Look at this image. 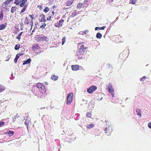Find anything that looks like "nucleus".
Returning a JSON list of instances; mask_svg holds the SVG:
<instances>
[{
    "instance_id": "f257e3e1",
    "label": "nucleus",
    "mask_w": 151,
    "mask_h": 151,
    "mask_svg": "<svg viewBox=\"0 0 151 151\" xmlns=\"http://www.w3.org/2000/svg\"><path fill=\"white\" fill-rule=\"evenodd\" d=\"M84 47L83 45L81 44H79L78 46V49L77 52V55L78 56L79 58L81 59L82 58V56L81 57V55H83L84 54V52L86 51V49Z\"/></svg>"
},
{
    "instance_id": "f03ea898",
    "label": "nucleus",
    "mask_w": 151,
    "mask_h": 151,
    "mask_svg": "<svg viewBox=\"0 0 151 151\" xmlns=\"http://www.w3.org/2000/svg\"><path fill=\"white\" fill-rule=\"evenodd\" d=\"M73 93H70L68 94L67 98V104L69 105L71 104L73 99Z\"/></svg>"
},
{
    "instance_id": "7ed1b4c3",
    "label": "nucleus",
    "mask_w": 151,
    "mask_h": 151,
    "mask_svg": "<svg viewBox=\"0 0 151 151\" xmlns=\"http://www.w3.org/2000/svg\"><path fill=\"white\" fill-rule=\"evenodd\" d=\"M97 88V87L95 86H92L87 89V91L89 93H92L95 91Z\"/></svg>"
},
{
    "instance_id": "20e7f679",
    "label": "nucleus",
    "mask_w": 151,
    "mask_h": 151,
    "mask_svg": "<svg viewBox=\"0 0 151 151\" xmlns=\"http://www.w3.org/2000/svg\"><path fill=\"white\" fill-rule=\"evenodd\" d=\"M39 89L40 92L42 93H45L46 91V89L44 86H36Z\"/></svg>"
},
{
    "instance_id": "39448f33",
    "label": "nucleus",
    "mask_w": 151,
    "mask_h": 151,
    "mask_svg": "<svg viewBox=\"0 0 151 151\" xmlns=\"http://www.w3.org/2000/svg\"><path fill=\"white\" fill-rule=\"evenodd\" d=\"M107 89L109 93L110 94H111L112 96L113 97H114V90L112 87V86H108L107 88Z\"/></svg>"
},
{
    "instance_id": "423d86ee",
    "label": "nucleus",
    "mask_w": 151,
    "mask_h": 151,
    "mask_svg": "<svg viewBox=\"0 0 151 151\" xmlns=\"http://www.w3.org/2000/svg\"><path fill=\"white\" fill-rule=\"evenodd\" d=\"M104 131L105 133H108V135H110L113 131L112 127H106Z\"/></svg>"
},
{
    "instance_id": "0eeeda50",
    "label": "nucleus",
    "mask_w": 151,
    "mask_h": 151,
    "mask_svg": "<svg viewBox=\"0 0 151 151\" xmlns=\"http://www.w3.org/2000/svg\"><path fill=\"white\" fill-rule=\"evenodd\" d=\"M14 134V132L13 131H8L6 132H5V134H8L9 137H11L13 136Z\"/></svg>"
},
{
    "instance_id": "6e6552de",
    "label": "nucleus",
    "mask_w": 151,
    "mask_h": 151,
    "mask_svg": "<svg viewBox=\"0 0 151 151\" xmlns=\"http://www.w3.org/2000/svg\"><path fill=\"white\" fill-rule=\"evenodd\" d=\"M72 70H77L79 69V66L78 65H72L71 66Z\"/></svg>"
},
{
    "instance_id": "1a4fd4ad",
    "label": "nucleus",
    "mask_w": 151,
    "mask_h": 151,
    "mask_svg": "<svg viewBox=\"0 0 151 151\" xmlns=\"http://www.w3.org/2000/svg\"><path fill=\"white\" fill-rule=\"evenodd\" d=\"M64 22V20H63V19H61L59 21L58 25V26L55 25V26H56L57 27H61L62 26L63 24V23Z\"/></svg>"
},
{
    "instance_id": "9d476101",
    "label": "nucleus",
    "mask_w": 151,
    "mask_h": 151,
    "mask_svg": "<svg viewBox=\"0 0 151 151\" xmlns=\"http://www.w3.org/2000/svg\"><path fill=\"white\" fill-rule=\"evenodd\" d=\"M41 17V19L40 21V22H45L46 20L45 19V17L44 15L43 14H41V15L40 16Z\"/></svg>"
},
{
    "instance_id": "9b49d317",
    "label": "nucleus",
    "mask_w": 151,
    "mask_h": 151,
    "mask_svg": "<svg viewBox=\"0 0 151 151\" xmlns=\"http://www.w3.org/2000/svg\"><path fill=\"white\" fill-rule=\"evenodd\" d=\"M20 117L19 115L17 114L15 116H14L12 118V122H14L15 121H16V119L17 118H19Z\"/></svg>"
},
{
    "instance_id": "f8f14e48",
    "label": "nucleus",
    "mask_w": 151,
    "mask_h": 151,
    "mask_svg": "<svg viewBox=\"0 0 151 151\" xmlns=\"http://www.w3.org/2000/svg\"><path fill=\"white\" fill-rule=\"evenodd\" d=\"M6 24H2L0 25V30L4 29L6 26Z\"/></svg>"
},
{
    "instance_id": "ddd939ff",
    "label": "nucleus",
    "mask_w": 151,
    "mask_h": 151,
    "mask_svg": "<svg viewBox=\"0 0 151 151\" xmlns=\"http://www.w3.org/2000/svg\"><path fill=\"white\" fill-rule=\"evenodd\" d=\"M31 61V59L30 58L28 59L27 60H25L24 62L23 63V65H24L25 64H28L30 63Z\"/></svg>"
},
{
    "instance_id": "4468645a",
    "label": "nucleus",
    "mask_w": 151,
    "mask_h": 151,
    "mask_svg": "<svg viewBox=\"0 0 151 151\" xmlns=\"http://www.w3.org/2000/svg\"><path fill=\"white\" fill-rule=\"evenodd\" d=\"M73 1L72 0H69L67 2L66 4L68 6H70L73 3Z\"/></svg>"
},
{
    "instance_id": "2eb2a0df",
    "label": "nucleus",
    "mask_w": 151,
    "mask_h": 151,
    "mask_svg": "<svg viewBox=\"0 0 151 151\" xmlns=\"http://www.w3.org/2000/svg\"><path fill=\"white\" fill-rule=\"evenodd\" d=\"M136 111L137 112V114L140 117L141 116V110L139 109H137Z\"/></svg>"
},
{
    "instance_id": "dca6fc26",
    "label": "nucleus",
    "mask_w": 151,
    "mask_h": 151,
    "mask_svg": "<svg viewBox=\"0 0 151 151\" xmlns=\"http://www.w3.org/2000/svg\"><path fill=\"white\" fill-rule=\"evenodd\" d=\"M51 78L53 80L56 81L58 79V77L57 76L54 75L51 77Z\"/></svg>"
},
{
    "instance_id": "f3484780",
    "label": "nucleus",
    "mask_w": 151,
    "mask_h": 151,
    "mask_svg": "<svg viewBox=\"0 0 151 151\" xmlns=\"http://www.w3.org/2000/svg\"><path fill=\"white\" fill-rule=\"evenodd\" d=\"M102 35L101 33L99 32H98L97 33L96 37L98 39H100Z\"/></svg>"
},
{
    "instance_id": "a211bd4d",
    "label": "nucleus",
    "mask_w": 151,
    "mask_h": 151,
    "mask_svg": "<svg viewBox=\"0 0 151 151\" xmlns=\"http://www.w3.org/2000/svg\"><path fill=\"white\" fill-rule=\"evenodd\" d=\"M47 39V37L45 36H43L42 37H41L40 38V40L41 41H46Z\"/></svg>"
},
{
    "instance_id": "6ab92c4d",
    "label": "nucleus",
    "mask_w": 151,
    "mask_h": 151,
    "mask_svg": "<svg viewBox=\"0 0 151 151\" xmlns=\"http://www.w3.org/2000/svg\"><path fill=\"white\" fill-rule=\"evenodd\" d=\"M94 127V125L92 124H91L89 125H88L87 127V128L88 129H90L93 128Z\"/></svg>"
},
{
    "instance_id": "aec40b11",
    "label": "nucleus",
    "mask_w": 151,
    "mask_h": 151,
    "mask_svg": "<svg viewBox=\"0 0 151 151\" xmlns=\"http://www.w3.org/2000/svg\"><path fill=\"white\" fill-rule=\"evenodd\" d=\"M20 47V45L17 44L14 47V49L15 50H18Z\"/></svg>"
},
{
    "instance_id": "412c9836",
    "label": "nucleus",
    "mask_w": 151,
    "mask_h": 151,
    "mask_svg": "<svg viewBox=\"0 0 151 151\" xmlns=\"http://www.w3.org/2000/svg\"><path fill=\"white\" fill-rule=\"evenodd\" d=\"M92 115V112H88L86 114V116L87 117L91 118V117Z\"/></svg>"
},
{
    "instance_id": "4be33fe9",
    "label": "nucleus",
    "mask_w": 151,
    "mask_h": 151,
    "mask_svg": "<svg viewBox=\"0 0 151 151\" xmlns=\"http://www.w3.org/2000/svg\"><path fill=\"white\" fill-rule=\"evenodd\" d=\"M16 9L15 6H12L11 9V11L12 13H13L16 10Z\"/></svg>"
},
{
    "instance_id": "5701e85b",
    "label": "nucleus",
    "mask_w": 151,
    "mask_h": 151,
    "mask_svg": "<svg viewBox=\"0 0 151 151\" xmlns=\"http://www.w3.org/2000/svg\"><path fill=\"white\" fill-rule=\"evenodd\" d=\"M3 17V11H0V19L2 20Z\"/></svg>"
},
{
    "instance_id": "b1692460",
    "label": "nucleus",
    "mask_w": 151,
    "mask_h": 151,
    "mask_svg": "<svg viewBox=\"0 0 151 151\" xmlns=\"http://www.w3.org/2000/svg\"><path fill=\"white\" fill-rule=\"evenodd\" d=\"M29 121L27 120V119H26L25 122H24V124L25 125L27 126V128L28 129V126L29 124Z\"/></svg>"
},
{
    "instance_id": "393cba45",
    "label": "nucleus",
    "mask_w": 151,
    "mask_h": 151,
    "mask_svg": "<svg viewBox=\"0 0 151 151\" xmlns=\"http://www.w3.org/2000/svg\"><path fill=\"white\" fill-rule=\"evenodd\" d=\"M27 5L25 6H24V7L23 8V9L22 10L20 13V14H21V13L24 12L25 11V10H26V9L27 8Z\"/></svg>"
},
{
    "instance_id": "a878e982",
    "label": "nucleus",
    "mask_w": 151,
    "mask_h": 151,
    "mask_svg": "<svg viewBox=\"0 0 151 151\" xmlns=\"http://www.w3.org/2000/svg\"><path fill=\"white\" fill-rule=\"evenodd\" d=\"M22 33L23 32H20V33L19 35L18 36L16 37V38L18 39L19 40H20L21 39L20 37L22 35Z\"/></svg>"
},
{
    "instance_id": "bb28decb",
    "label": "nucleus",
    "mask_w": 151,
    "mask_h": 151,
    "mask_svg": "<svg viewBox=\"0 0 151 151\" xmlns=\"http://www.w3.org/2000/svg\"><path fill=\"white\" fill-rule=\"evenodd\" d=\"M137 0H130L129 1V3L133 4H135Z\"/></svg>"
},
{
    "instance_id": "cd10ccee",
    "label": "nucleus",
    "mask_w": 151,
    "mask_h": 151,
    "mask_svg": "<svg viewBox=\"0 0 151 151\" xmlns=\"http://www.w3.org/2000/svg\"><path fill=\"white\" fill-rule=\"evenodd\" d=\"M82 6V4L81 3H78L77 5V7L78 8H81Z\"/></svg>"
},
{
    "instance_id": "c85d7f7f",
    "label": "nucleus",
    "mask_w": 151,
    "mask_h": 151,
    "mask_svg": "<svg viewBox=\"0 0 151 151\" xmlns=\"http://www.w3.org/2000/svg\"><path fill=\"white\" fill-rule=\"evenodd\" d=\"M66 40V37H63L62 39V45H63L65 43Z\"/></svg>"
},
{
    "instance_id": "c756f323",
    "label": "nucleus",
    "mask_w": 151,
    "mask_h": 151,
    "mask_svg": "<svg viewBox=\"0 0 151 151\" xmlns=\"http://www.w3.org/2000/svg\"><path fill=\"white\" fill-rule=\"evenodd\" d=\"M4 89V88L2 86H0V93L3 91Z\"/></svg>"
},
{
    "instance_id": "7c9ffc66",
    "label": "nucleus",
    "mask_w": 151,
    "mask_h": 151,
    "mask_svg": "<svg viewBox=\"0 0 151 151\" xmlns=\"http://www.w3.org/2000/svg\"><path fill=\"white\" fill-rule=\"evenodd\" d=\"M43 11L45 12H47L49 11V8L48 7H46L43 9Z\"/></svg>"
},
{
    "instance_id": "2f4dec72",
    "label": "nucleus",
    "mask_w": 151,
    "mask_h": 151,
    "mask_svg": "<svg viewBox=\"0 0 151 151\" xmlns=\"http://www.w3.org/2000/svg\"><path fill=\"white\" fill-rule=\"evenodd\" d=\"M11 2L10 0H7L5 2H4V4H5L7 5L9 4Z\"/></svg>"
},
{
    "instance_id": "473e14b6",
    "label": "nucleus",
    "mask_w": 151,
    "mask_h": 151,
    "mask_svg": "<svg viewBox=\"0 0 151 151\" xmlns=\"http://www.w3.org/2000/svg\"><path fill=\"white\" fill-rule=\"evenodd\" d=\"M20 0H15V2H14V3L16 4L17 5H19V1Z\"/></svg>"
},
{
    "instance_id": "72a5a7b5",
    "label": "nucleus",
    "mask_w": 151,
    "mask_h": 151,
    "mask_svg": "<svg viewBox=\"0 0 151 151\" xmlns=\"http://www.w3.org/2000/svg\"><path fill=\"white\" fill-rule=\"evenodd\" d=\"M28 22V21L27 17H26L25 18V20L24 21V23H27V24H28L29 23Z\"/></svg>"
},
{
    "instance_id": "f704fd0d",
    "label": "nucleus",
    "mask_w": 151,
    "mask_h": 151,
    "mask_svg": "<svg viewBox=\"0 0 151 151\" xmlns=\"http://www.w3.org/2000/svg\"><path fill=\"white\" fill-rule=\"evenodd\" d=\"M36 48L37 49H38L39 47L38 44L36 45H35L33 46H32V48Z\"/></svg>"
},
{
    "instance_id": "c9c22d12",
    "label": "nucleus",
    "mask_w": 151,
    "mask_h": 151,
    "mask_svg": "<svg viewBox=\"0 0 151 151\" xmlns=\"http://www.w3.org/2000/svg\"><path fill=\"white\" fill-rule=\"evenodd\" d=\"M46 26V24L45 23H44L40 27V28L43 29L45 28Z\"/></svg>"
},
{
    "instance_id": "e433bc0d",
    "label": "nucleus",
    "mask_w": 151,
    "mask_h": 151,
    "mask_svg": "<svg viewBox=\"0 0 151 151\" xmlns=\"http://www.w3.org/2000/svg\"><path fill=\"white\" fill-rule=\"evenodd\" d=\"M19 6L21 7H24V6H25V3H21V4H20Z\"/></svg>"
},
{
    "instance_id": "4c0bfd02",
    "label": "nucleus",
    "mask_w": 151,
    "mask_h": 151,
    "mask_svg": "<svg viewBox=\"0 0 151 151\" xmlns=\"http://www.w3.org/2000/svg\"><path fill=\"white\" fill-rule=\"evenodd\" d=\"M27 1V0H21L20 3H26Z\"/></svg>"
},
{
    "instance_id": "58836bf2",
    "label": "nucleus",
    "mask_w": 151,
    "mask_h": 151,
    "mask_svg": "<svg viewBox=\"0 0 151 151\" xmlns=\"http://www.w3.org/2000/svg\"><path fill=\"white\" fill-rule=\"evenodd\" d=\"M5 124V122H2V121H1L0 122V127H1V126L4 125Z\"/></svg>"
},
{
    "instance_id": "ea45409f",
    "label": "nucleus",
    "mask_w": 151,
    "mask_h": 151,
    "mask_svg": "<svg viewBox=\"0 0 151 151\" xmlns=\"http://www.w3.org/2000/svg\"><path fill=\"white\" fill-rule=\"evenodd\" d=\"M51 17L50 16H49L47 18V20H51Z\"/></svg>"
},
{
    "instance_id": "a19ab883",
    "label": "nucleus",
    "mask_w": 151,
    "mask_h": 151,
    "mask_svg": "<svg viewBox=\"0 0 151 151\" xmlns=\"http://www.w3.org/2000/svg\"><path fill=\"white\" fill-rule=\"evenodd\" d=\"M145 78L146 77L145 76H144L143 77L140 79V81H143Z\"/></svg>"
},
{
    "instance_id": "79ce46f5",
    "label": "nucleus",
    "mask_w": 151,
    "mask_h": 151,
    "mask_svg": "<svg viewBox=\"0 0 151 151\" xmlns=\"http://www.w3.org/2000/svg\"><path fill=\"white\" fill-rule=\"evenodd\" d=\"M18 59L15 58L14 60V62L16 63L17 62V60H18Z\"/></svg>"
},
{
    "instance_id": "37998d69",
    "label": "nucleus",
    "mask_w": 151,
    "mask_h": 151,
    "mask_svg": "<svg viewBox=\"0 0 151 151\" xmlns=\"http://www.w3.org/2000/svg\"><path fill=\"white\" fill-rule=\"evenodd\" d=\"M106 27L105 26H103L102 27H100V30H104Z\"/></svg>"
},
{
    "instance_id": "c03bdc74",
    "label": "nucleus",
    "mask_w": 151,
    "mask_h": 151,
    "mask_svg": "<svg viewBox=\"0 0 151 151\" xmlns=\"http://www.w3.org/2000/svg\"><path fill=\"white\" fill-rule=\"evenodd\" d=\"M19 57H20V55H19V54H17V55H16L15 58H16L18 59V58H19Z\"/></svg>"
},
{
    "instance_id": "a18cd8bd",
    "label": "nucleus",
    "mask_w": 151,
    "mask_h": 151,
    "mask_svg": "<svg viewBox=\"0 0 151 151\" xmlns=\"http://www.w3.org/2000/svg\"><path fill=\"white\" fill-rule=\"evenodd\" d=\"M95 30H97L98 29L100 30V27H95Z\"/></svg>"
},
{
    "instance_id": "49530a36",
    "label": "nucleus",
    "mask_w": 151,
    "mask_h": 151,
    "mask_svg": "<svg viewBox=\"0 0 151 151\" xmlns=\"http://www.w3.org/2000/svg\"><path fill=\"white\" fill-rule=\"evenodd\" d=\"M72 15L73 16H74L76 15V13L75 12H73L72 13Z\"/></svg>"
},
{
    "instance_id": "de8ad7c7",
    "label": "nucleus",
    "mask_w": 151,
    "mask_h": 151,
    "mask_svg": "<svg viewBox=\"0 0 151 151\" xmlns=\"http://www.w3.org/2000/svg\"><path fill=\"white\" fill-rule=\"evenodd\" d=\"M148 126L149 128L151 129V122L148 124Z\"/></svg>"
},
{
    "instance_id": "09e8293b",
    "label": "nucleus",
    "mask_w": 151,
    "mask_h": 151,
    "mask_svg": "<svg viewBox=\"0 0 151 151\" xmlns=\"http://www.w3.org/2000/svg\"><path fill=\"white\" fill-rule=\"evenodd\" d=\"M88 32V30L85 31L84 32V33H83V34L85 35L87 33V32Z\"/></svg>"
},
{
    "instance_id": "8fccbe9b",
    "label": "nucleus",
    "mask_w": 151,
    "mask_h": 151,
    "mask_svg": "<svg viewBox=\"0 0 151 151\" xmlns=\"http://www.w3.org/2000/svg\"><path fill=\"white\" fill-rule=\"evenodd\" d=\"M29 16L30 17V18H31V19L32 20L34 19V18L33 17L32 15H29Z\"/></svg>"
},
{
    "instance_id": "3c124183",
    "label": "nucleus",
    "mask_w": 151,
    "mask_h": 151,
    "mask_svg": "<svg viewBox=\"0 0 151 151\" xmlns=\"http://www.w3.org/2000/svg\"><path fill=\"white\" fill-rule=\"evenodd\" d=\"M125 52H123V53H122H122H121L120 54V55H119V56H121V55H122V54H123V53H124Z\"/></svg>"
},
{
    "instance_id": "603ef678",
    "label": "nucleus",
    "mask_w": 151,
    "mask_h": 151,
    "mask_svg": "<svg viewBox=\"0 0 151 151\" xmlns=\"http://www.w3.org/2000/svg\"><path fill=\"white\" fill-rule=\"evenodd\" d=\"M54 12H53V11L52 12V15H54Z\"/></svg>"
},
{
    "instance_id": "864d4df0",
    "label": "nucleus",
    "mask_w": 151,
    "mask_h": 151,
    "mask_svg": "<svg viewBox=\"0 0 151 151\" xmlns=\"http://www.w3.org/2000/svg\"><path fill=\"white\" fill-rule=\"evenodd\" d=\"M45 84L46 85H47L48 84V82H46L45 83Z\"/></svg>"
},
{
    "instance_id": "5fc2aeb1",
    "label": "nucleus",
    "mask_w": 151,
    "mask_h": 151,
    "mask_svg": "<svg viewBox=\"0 0 151 151\" xmlns=\"http://www.w3.org/2000/svg\"><path fill=\"white\" fill-rule=\"evenodd\" d=\"M103 97H102L100 99H99V98H98V99L99 100H101L102 99Z\"/></svg>"
},
{
    "instance_id": "6e6d98bb",
    "label": "nucleus",
    "mask_w": 151,
    "mask_h": 151,
    "mask_svg": "<svg viewBox=\"0 0 151 151\" xmlns=\"http://www.w3.org/2000/svg\"><path fill=\"white\" fill-rule=\"evenodd\" d=\"M19 55H20V56L23 55L22 54H20V53H19Z\"/></svg>"
},
{
    "instance_id": "4d7b16f0",
    "label": "nucleus",
    "mask_w": 151,
    "mask_h": 151,
    "mask_svg": "<svg viewBox=\"0 0 151 151\" xmlns=\"http://www.w3.org/2000/svg\"><path fill=\"white\" fill-rule=\"evenodd\" d=\"M53 1V0H50V2H52Z\"/></svg>"
},
{
    "instance_id": "13d9d810",
    "label": "nucleus",
    "mask_w": 151,
    "mask_h": 151,
    "mask_svg": "<svg viewBox=\"0 0 151 151\" xmlns=\"http://www.w3.org/2000/svg\"><path fill=\"white\" fill-rule=\"evenodd\" d=\"M88 0H84V1H85V2H87V1H88Z\"/></svg>"
},
{
    "instance_id": "bf43d9fd",
    "label": "nucleus",
    "mask_w": 151,
    "mask_h": 151,
    "mask_svg": "<svg viewBox=\"0 0 151 151\" xmlns=\"http://www.w3.org/2000/svg\"><path fill=\"white\" fill-rule=\"evenodd\" d=\"M39 6L40 7L41 9L42 8V6H41V5H40Z\"/></svg>"
},
{
    "instance_id": "052dcab7",
    "label": "nucleus",
    "mask_w": 151,
    "mask_h": 151,
    "mask_svg": "<svg viewBox=\"0 0 151 151\" xmlns=\"http://www.w3.org/2000/svg\"><path fill=\"white\" fill-rule=\"evenodd\" d=\"M40 84L41 85H42V84L41 83H37V84Z\"/></svg>"
},
{
    "instance_id": "680f3d73",
    "label": "nucleus",
    "mask_w": 151,
    "mask_h": 151,
    "mask_svg": "<svg viewBox=\"0 0 151 151\" xmlns=\"http://www.w3.org/2000/svg\"><path fill=\"white\" fill-rule=\"evenodd\" d=\"M21 30H22L23 29V28L22 27L20 28Z\"/></svg>"
},
{
    "instance_id": "e2e57ef3",
    "label": "nucleus",
    "mask_w": 151,
    "mask_h": 151,
    "mask_svg": "<svg viewBox=\"0 0 151 151\" xmlns=\"http://www.w3.org/2000/svg\"><path fill=\"white\" fill-rule=\"evenodd\" d=\"M118 17H117L116 19V20H117L118 19Z\"/></svg>"
},
{
    "instance_id": "0e129e2a",
    "label": "nucleus",
    "mask_w": 151,
    "mask_h": 151,
    "mask_svg": "<svg viewBox=\"0 0 151 151\" xmlns=\"http://www.w3.org/2000/svg\"><path fill=\"white\" fill-rule=\"evenodd\" d=\"M32 26L33 25L32 24L33 23V22L32 21Z\"/></svg>"
},
{
    "instance_id": "69168bd1",
    "label": "nucleus",
    "mask_w": 151,
    "mask_h": 151,
    "mask_svg": "<svg viewBox=\"0 0 151 151\" xmlns=\"http://www.w3.org/2000/svg\"><path fill=\"white\" fill-rule=\"evenodd\" d=\"M10 1L12 2L13 0H10Z\"/></svg>"
},
{
    "instance_id": "338daca9",
    "label": "nucleus",
    "mask_w": 151,
    "mask_h": 151,
    "mask_svg": "<svg viewBox=\"0 0 151 151\" xmlns=\"http://www.w3.org/2000/svg\"><path fill=\"white\" fill-rule=\"evenodd\" d=\"M68 9L67 8H65V7H64V9Z\"/></svg>"
},
{
    "instance_id": "774afa93",
    "label": "nucleus",
    "mask_w": 151,
    "mask_h": 151,
    "mask_svg": "<svg viewBox=\"0 0 151 151\" xmlns=\"http://www.w3.org/2000/svg\"><path fill=\"white\" fill-rule=\"evenodd\" d=\"M75 11V12H76L77 11L76 10H75L74 11Z\"/></svg>"
}]
</instances>
